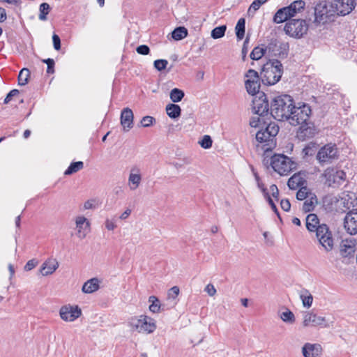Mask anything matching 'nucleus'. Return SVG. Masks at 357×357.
<instances>
[{
	"mask_svg": "<svg viewBox=\"0 0 357 357\" xmlns=\"http://www.w3.org/2000/svg\"><path fill=\"white\" fill-rule=\"evenodd\" d=\"M184 92L177 88L173 89L169 93V98L173 102H180L184 97Z\"/></svg>",
	"mask_w": 357,
	"mask_h": 357,
	"instance_id": "41",
	"label": "nucleus"
},
{
	"mask_svg": "<svg viewBox=\"0 0 357 357\" xmlns=\"http://www.w3.org/2000/svg\"><path fill=\"white\" fill-rule=\"evenodd\" d=\"M309 24L305 20L293 19L288 20L284 27V31L289 36L300 39L307 33Z\"/></svg>",
	"mask_w": 357,
	"mask_h": 357,
	"instance_id": "6",
	"label": "nucleus"
},
{
	"mask_svg": "<svg viewBox=\"0 0 357 357\" xmlns=\"http://www.w3.org/2000/svg\"><path fill=\"white\" fill-rule=\"evenodd\" d=\"M282 73L283 68L280 61H269L263 66L261 80L264 84L273 85L280 81Z\"/></svg>",
	"mask_w": 357,
	"mask_h": 357,
	"instance_id": "3",
	"label": "nucleus"
},
{
	"mask_svg": "<svg viewBox=\"0 0 357 357\" xmlns=\"http://www.w3.org/2000/svg\"><path fill=\"white\" fill-rule=\"evenodd\" d=\"M288 20H290L291 17L286 7L279 9L273 17V22L276 24L282 23Z\"/></svg>",
	"mask_w": 357,
	"mask_h": 357,
	"instance_id": "32",
	"label": "nucleus"
},
{
	"mask_svg": "<svg viewBox=\"0 0 357 357\" xmlns=\"http://www.w3.org/2000/svg\"><path fill=\"white\" fill-rule=\"evenodd\" d=\"M167 114L171 119H177L181 116V109L179 105L170 103L165 108Z\"/></svg>",
	"mask_w": 357,
	"mask_h": 357,
	"instance_id": "34",
	"label": "nucleus"
},
{
	"mask_svg": "<svg viewBox=\"0 0 357 357\" xmlns=\"http://www.w3.org/2000/svg\"><path fill=\"white\" fill-rule=\"evenodd\" d=\"M153 120L154 119L152 116H146L142 118L141 123L143 127H149L153 123Z\"/></svg>",
	"mask_w": 357,
	"mask_h": 357,
	"instance_id": "57",
	"label": "nucleus"
},
{
	"mask_svg": "<svg viewBox=\"0 0 357 357\" xmlns=\"http://www.w3.org/2000/svg\"><path fill=\"white\" fill-rule=\"evenodd\" d=\"M280 206L284 211H289L291 208V204L287 199H282L280 201Z\"/></svg>",
	"mask_w": 357,
	"mask_h": 357,
	"instance_id": "61",
	"label": "nucleus"
},
{
	"mask_svg": "<svg viewBox=\"0 0 357 357\" xmlns=\"http://www.w3.org/2000/svg\"><path fill=\"white\" fill-rule=\"evenodd\" d=\"M235 31L238 40H241L244 38L245 31V20L244 18H240L238 20Z\"/></svg>",
	"mask_w": 357,
	"mask_h": 357,
	"instance_id": "35",
	"label": "nucleus"
},
{
	"mask_svg": "<svg viewBox=\"0 0 357 357\" xmlns=\"http://www.w3.org/2000/svg\"><path fill=\"white\" fill-rule=\"evenodd\" d=\"M75 230L77 238L84 239L90 231V222L82 215L76 217Z\"/></svg>",
	"mask_w": 357,
	"mask_h": 357,
	"instance_id": "17",
	"label": "nucleus"
},
{
	"mask_svg": "<svg viewBox=\"0 0 357 357\" xmlns=\"http://www.w3.org/2000/svg\"><path fill=\"white\" fill-rule=\"evenodd\" d=\"M38 264V261L35 259H31L26 262V264L24 266V270L26 271H29L34 268Z\"/></svg>",
	"mask_w": 357,
	"mask_h": 357,
	"instance_id": "59",
	"label": "nucleus"
},
{
	"mask_svg": "<svg viewBox=\"0 0 357 357\" xmlns=\"http://www.w3.org/2000/svg\"><path fill=\"white\" fill-rule=\"evenodd\" d=\"M314 232H315L317 239L325 252H331L333 249L334 241L332 233L329 230L327 225L322 223L321 227L317 229Z\"/></svg>",
	"mask_w": 357,
	"mask_h": 357,
	"instance_id": "10",
	"label": "nucleus"
},
{
	"mask_svg": "<svg viewBox=\"0 0 357 357\" xmlns=\"http://www.w3.org/2000/svg\"><path fill=\"white\" fill-rule=\"evenodd\" d=\"M260 118L259 116H254L250 119V125L251 127L257 128L260 123Z\"/></svg>",
	"mask_w": 357,
	"mask_h": 357,
	"instance_id": "64",
	"label": "nucleus"
},
{
	"mask_svg": "<svg viewBox=\"0 0 357 357\" xmlns=\"http://www.w3.org/2000/svg\"><path fill=\"white\" fill-rule=\"evenodd\" d=\"M213 141L209 135H204L199 142V144L204 149H210L212 146Z\"/></svg>",
	"mask_w": 357,
	"mask_h": 357,
	"instance_id": "46",
	"label": "nucleus"
},
{
	"mask_svg": "<svg viewBox=\"0 0 357 357\" xmlns=\"http://www.w3.org/2000/svg\"><path fill=\"white\" fill-rule=\"evenodd\" d=\"M317 134V130L315 127L312 124L306 122L299 128L297 137L299 139L304 141L314 137Z\"/></svg>",
	"mask_w": 357,
	"mask_h": 357,
	"instance_id": "22",
	"label": "nucleus"
},
{
	"mask_svg": "<svg viewBox=\"0 0 357 357\" xmlns=\"http://www.w3.org/2000/svg\"><path fill=\"white\" fill-rule=\"evenodd\" d=\"M259 81V75L257 71L255 70L250 69L248 70V72L245 74V80L246 82H257Z\"/></svg>",
	"mask_w": 357,
	"mask_h": 357,
	"instance_id": "45",
	"label": "nucleus"
},
{
	"mask_svg": "<svg viewBox=\"0 0 357 357\" xmlns=\"http://www.w3.org/2000/svg\"><path fill=\"white\" fill-rule=\"evenodd\" d=\"M316 144L310 143L303 149L305 155H312L315 151Z\"/></svg>",
	"mask_w": 357,
	"mask_h": 357,
	"instance_id": "51",
	"label": "nucleus"
},
{
	"mask_svg": "<svg viewBox=\"0 0 357 357\" xmlns=\"http://www.w3.org/2000/svg\"><path fill=\"white\" fill-rule=\"evenodd\" d=\"M252 110L255 114L259 116H262L268 112V102L264 93H259L258 96L253 98Z\"/></svg>",
	"mask_w": 357,
	"mask_h": 357,
	"instance_id": "15",
	"label": "nucleus"
},
{
	"mask_svg": "<svg viewBox=\"0 0 357 357\" xmlns=\"http://www.w3.org/2000/svg\"><path fill=\"white\" fill-rule=\"evenodd\" d=\"M133 112L127 107L122 110L121 114V124L124 132H128L133 126Z\"/></svg>",
	"mask_w": 357,
	"mask_h": 357,
	"instance_id": "23",
	"label": "nucleus"
},
{
	"mask_svg": "<svg viewBox=\"0 0 357 357\" xmlns=\"http://www.w3.org/2000/svg\"><path fill=\"white\" fill-rule=\"evenodd\" d=\"M338 157V151L335 144H328L321 147L317 153L316 159L321 165L331 163Z\"/></svg>",
	"mask_w": 357,
	"mask_h": 357,
	"instance_id": "11",
	"label": "nucleus"
},
{
	"mask_svg": "<svg viewBox=\"0 0 357 357\" xmlns=\"http://www.w3.org/2000/svg\"><path fill=\"white\" fill-rule=\"evenodd\" d=\"M84 168V163L82 161L72 162L68 168L65 171V175H70Z\"/></svg>",
	"mask_w": 357,
	"mask_h": 357,
	"instance_id": "39",
	"label": "nucleus"
},
{
	"mask_svg": "<svg viewBox=\"0 0 357 357\" xmlns=\"http://www.w3.org/2000/svg\"><path fill=\"white\" fill-rule=\"evenodd\" d=\"M255 177L257 181V187L261 190L263 193L264 197L266 196L269 192H268L264 184L261 181L259 176L257 174H255Z\"/></svg>",
	"mask_w": 357,
	"mask_h": 357,
	"instance_id": "52",
	"label": "nucleus"
},
{
	"mask_svg": "<svg viewBox=\"0 0 357 357\" xmlns=\"http://www.w3.org/2000/svg\"><path fill=\"white\" fill-rule=\"evenodd\" d=\"M326 178L325 183L328 186L334 184L340 185L345 179V173L342 170L328 167L323 173Z\"/></svg>",
	"mask_w": 357,
	"mask_h": 357,
	"instance_id": "14",
	"label": "nucleus"
},
{
	"mask_svg": "<svg viewBox=\"0 0 357 357\" xmlns=\"http://www.w3.org/2000/svg\"><path fill=\"white\" fill-rule=\"evenodd\" d=\"M269 192L271 196L276 200H279V190L275 185H271L269 188Z\"/></svg>",
	"mask_w": 357,
	"mask_h": 357,
	"instance_id": "55",
	"label": "nucleus"
},
{
	"mask_svg": "<svg viewBox=\"0 0 357 357\" xmlns=\"http://www.w3.org/2000/svg\"><path fill=\"white\" fill-rule=\"evenodd\" d=\"M136 51L139 54L147 55L150 52V49L147 45H142L137 47Z\"/></svg>",
	"mask_w": 357,
	"mask_h": 357,
	"instance_id": "56",
	"label": "nucleus"
},
{
	"mask_svg": "<svg viewBox=\"0 0 357 357\" xmlns=\"http://www.w3.org/2000/svg\"><path fill=\"white\" fill-rule=\"evenodd\" d=\"M105 226L108 231H114L116 228H117V224L115 218H106L105 220Z\"/></svg>",
	"mask_w": 357,
	"mask_h": 357,
	"instance_id": "47",
	"label": "nucleus"
},
{
	"mask_svg": "<svg viewBox=\"0 0 357 357\" xmlns=\"http://www.w3.org/2000/svg\"><path fill=\"white\" fill-rule=\"evenodd\" d=\"M303 357H320L322 348L319 344L305 343L301 348Z\"/></svg>",
	"mask_w": 357,
	"mask_h": 357,
	"instance_id": "21",
	"label": "nucleus"
},
{
	"mask_svg": "<svg viewBox=\"0 0 357 357\" xmlns=\"http://www.w3.org/2000/svg\"><path fill=\"white\" fill-rule=\"evenodd\" d=\"M305 182V178L301 173L294 174L287 182V185L290 189L294 190L302 186Z\"/></svg>",
	"mask_w": 357,
	"mask_h": 357,
	"instance_id": "30",
	"label": "nucleus"
},
{
	"mask_svg": "<svg viewBox=\"0 0 357 357\" xmlns=\"http://www.w3.org/2000/svg\"><path fill=\"white\" fill-rule=\"evenodd\" d=\"M356 249V241L354 238L344 239L340 243V254L343 257L354 255Z\"/></svg>",
	"mask_w": 357,
	"mask_h": 357,
	"instance_id": "18",
	"label": "nucleus"
},
{
	"mask_svg": "<svg viewBox=\"0 0 357 357\" xmlns=\"http://www.w3.org/2000/svg\"><path fill=\"white\" fill-rule=\"evenodd\" d=\"M279 127L275 123H269L264 130L256 133V149L259 153L271 151L276 146L275 136Z\"/></svg>",
	"mask_w": 357,
	"mask_h": 357,
	"instance_id": "1",
	"label": "nucleus"
},
{
	"mask_svg": "<svg viewBox=\"0 0 357 357\" xmlns=\"http://www.w3.org/2000/svg\"><path fill=\"white\" fill-rule=\"evenodd\" d=\"M262 6V4L259 2V0H255L250 6L248 9L247 15L248 17H252L256 11L259 9V8Z\"/></svg>",
	"mask_w": 357,
	"mask_h": 357,
	"instance_id": "44",
	"label": "nucleus"
},
{
	"mask_svg": "<svg viewBox=\"0 0 357 357\" xmlns=\"http://www.w3.org/2000/svg\"><path fill=\"white\" fill-rule=\"evenodd\" d=\"M264 198L267 200L268 204L271 207L272 210L274 211L275 214H277L278 216H279V212L277 208V206L273 201V199L270 196V194H268L266 196H264Z\"/></svg>",
	"mask_w": 357,
	"mask_h": 357,
	"instance_id": "53",
	"label": "nucleus"
},
{
	"mask_svg": "<svg viewBox=\"0 0 357 357\" xmlns=\"http://www.w3.org/2000/svg\"><path fill=\"white\" fill-rule=\"evenodd\" d=\"M30 77V71L28 68H22L18 75V84L21 86L26 85Z\"/></svg>",
	"mask_w": 357,
	"mask_h": 357,
	"instance_id": "40",
	"label": "nucleus"
},
{
	"mask_svg": "<svg viewBox=\"0 0 357 357\" xmlns=\"http://www.w3.org/2000/svg\"><path fill=\"white\" fill-rule=\"evenodd\" d=\"M356 202V195L351 192H344L340 196V204L347 208L354 206Z\"/></svg>",
	"mask_w": 357,
	"mask_h": 357,
	"instance_id": "27",
	"label": "nucleus"
},
{
	"mask_svg": "<svg viewBox=\"0 0 357 357\" xmlns=\"http://www.w3.org/2000/svg\"><path fill=\"white\" fill-rule=\"evenodd\" d=\"M313 24L319 26L331 21L335 14L331 2L322 0L313 7Z\"/></svg>",
	"mask_w": 357,
	"mask_h": 357,
	"instance_id": "5",
	"label": "nucleus"
},
{
	"mask_svg": "<svg viewBox=\"0 0 357 357\" xmlns=\"http://www.w3.org/2000/svg\"><path fill=\"white\" fill-rule=\"evenodd\" d=\"M278 317L285 324L293 325L296 322V317L292 311L287 307H283L278 312Z\"/></svg>",
	"mask_w": 357,
	"mask_h": 357,
	"instance_id": "28",
	"label": "nucleus"
},
{
	"mask_svg": "<svg viewBox=\"0 0 357 357\" xmlns=\"http://www.w3.org/2000/svg\"><path fill=\"white\" fill-rule=\"evenodd\" d=\"M305 3L303 0H297L292 2L289 6L286 7L290 17H295L297 14L301 13L305 8Z\"/></svg>",
	"mask_w": 357,
	"mask_h": 357,
	"instance_id": "26",
	"label": "nucleus"
},
{
	"mask_svg": "<svg viewBox=\"0 0 357 357\" xmlns=\"http://www.w3.org/2000/svg\"><path fill=\"white\" fill-rule=\"evenodd\" d=\"M317 204V199L315 195L310 194V197L306 199L303 205V210L305 212L312 211L315 204Z\"/></svg>",
	"mask_w": 357,
	"mask_h": 357,
	"instance_id": "36",
	"label": "nucleus"
},
{
	"mask_svg": "<svg viewBox=\"0 0 357 357\" xmlns=\"http://www.w3.org/2000/svg\"><path fill=\"white\" fill-rule=\"evenodd\" d=\"M142 181V174L140 169L134 166L132 167L128 179V185L131 190H135L139 188Z\"/></svg>",
	"mask_w": 357,
	"mask_h": 357,
	"instance_id": "20",
	"label": "nucleus"
},
{
	"mask_svg": "<svg viewBox=\"0 0 357 357\" xmlns=\"http://www.w3.org/2000/svg\"><path fill=\"white\" fill-rule=\"evenodd\" d=\"M294 100L289 95L275 97L271 105V114L278 121H284L289 118L294 105Z\"/></svg>",
	"mask_w": 357,
	"mask_h": 357,
	"instance_id": "2",
	"label": "nucleus"
},
{
	"mask_svg": "<svg viewBox=\"0 0 357 357\" xmlns=\"http://www.w3.org/2000/svg\"><path fill=\"white\" fill-rule=\"evenodd\" d=\"M331 4L337 15H348L355 8L354 0H332Z\"/></svg>",
	"mask_w": 357,
	"mask_h": 357,
	"instance_id": "13",
	"label": "nucleus"
},
{
	"mask_svg": "<svg viewBox=\"0 0 357 357\" xmlns=\"http://www.w3.org/2000/svg\"><path fill=\"white\" fill-rule=\"evenodd\" d=\"M245 89L247 90V92L252 95L255 96L256 94H259V89H260V82L259 81L257 82H245Z\"/></svg>",
	"mask_w": 357,
	"mask_h": 357,
	"instance_id": "37",
	"label": "nucleus"
},
{
	"mask_svg": "<svg viewBox=\"0 0 357 357\" xmlns=\"http://www.w3.org/2000/svg\"><path fill=\"white\" fill-rule=\"evenodd\" d=\"M318 216L314 213L308 214L306 217V227L310 232H314L317 229L321 227Z\"/></svg>",
	"mask_w": 357,
	"mask_h": 357,
	"instance_id": "29",
	"label": "nucleus"
},
{
	"mask_svg": "<svg viewBox=\"0 0 357 357\" xmlns=\"http://www.w3.org/2000/svg\"><path fill=\"white\" fill-rule=\"evenodd\" d=\"M301 326L303 328H328L329 324L325 317L319 315L314 310H308L302 312Z\"/></svg>",
	"mask_w": 357,
	"mask_h": 357,
	"instance_id": "9",
	"label": "nucleus"
},
{
	"mask_svg": "<svg viewBox=\"0 0 357 357\" xmlns=\"http://www.w3.org/2000/svg\"><path fill=\"white\" fill-rule=\"evenodd\" d=\"M19 94V91L17 89H13L11 90L8 95L6 96V98L4 99V103L7 104L8 103L13 97L17 96Z\"/></svg>",
	"mask_w": 357,
	"mask_h": 357,
	"instance_id": "60",
	"label": "nucleus"
},
{
	"mask_svg": "<svg viewBox=\"0 0 357 357\" xmlns=\"http://www.w3.org/2000/svg\"><path fill=\"white\" fill-rule=\"evenodd\" d=\"M309 192L307 188L302 187L296 193V198L298 200H304L307 199L310 196H308Z\"/></svg>",
	"mask_w": 357,
	"mask_h": 357,
	"instance_id": "50",
	"label": "nucleus"
},
{
	"mask_svg": "<svg viewBox=\"0 0 357 357\" xmlns=\"http://www.w3.org/2000/svg\"><path fill=\"white\" fill-rule=\"evenodd\" d=\"M271 165L280 175H287L296 167V164L289 158L280 154L271 158Z\"/></svg>",
	"mask_w": 357,
	"mask_h": 357,
	"instance_id": "8",
	"label": "nucleus"
},
{
	"mask_svg": "<svg viewBox=\"0 0 357 357\" xmlns=\"http://www.w3.org/2000/svg\"><path fill=\"white\" fill-rule=\"evenodd\" d=\"M132 213V210L129 208H126V210L119 215V219L121 220H126L129 218Z\"/></svg>",
	"mask_w": 357,
	"mask_h": 357,
	"instance_id": "63",
	"label": "nucleus"
},
{
	"mask_svg": "<svg viewBox=\"0 0 357 357\" xmlns=\"http://www.w3.org/2000/svg\"><path fill=\"white\" fill-rule=\"evenodd\" d=\"M150 305L149 310L153 314H158L162 311V305L155 296H151L148 300Z\"/></svg>",
	"mask_w": 357,
	"mask_h": 357,
	"instance_id": "33",
	"label": "nucleus"
},
{
	"mask_svg": "<svg viewBox=\"0 0 357 357\" xmlns=\"http://www.w3.org/2000/svg\"><path fill=\"white\" fill-rule=\"evenodd\" d=\"M59 317L66 322H73L82 314V309L77 305L66 304L59 309Z\"/></svg>",
	"mask_w": 357,
	"mask_h": 357,
	"instance_id": "12",
	"label": "nucleus"
},
{
	"mask_svg": "<svg viewBox=\"0 0 357 357\" xmlns=\"http://www.w3.org/2000/svg\"><path fill=\"white\" fill-rule=\"evenodd\" d=\"M179 288L177 286L172 287L167 292V299L174 301L179 294Z\"/></svg>",
	"mask_w": 357,
	"mask_h": 357,
	"instance_id": "48",
	"label": "nucleus"
},
{
	"mask_svg": "<svg viewBox=\"0 0 357 357\" xmlns=\"http://www.w3.org/2000/svg\"><path fill=\"white\" fill-rule=\"evenodd\" d=\"M43 62L47 65V73H53L54 72V61L52 59H43Z\"/></svg>",
	"mask_w": 357,
	"mask_h": 357,
	"instance_id": "54",
	"label": "nucleus"
},
{
	"mask_svg": "<svg viewBox=\"0 0 357 357\" xmlns=\"http://www.w3.org/2000/svg\"><path fill=\"white\" fill-rule=\"evenodd\" d=\"M227 29L226 25H222L214 28L211 31V36L213 39H218L225 36Z\"/></svg>",
	"mask_w": 357,
	"mask_h": 357,
	"instance_id": "42",
	"label": "nucleus"
},
{
	"mask_svg": "<svg viewBox=\"0 0 357 357\" xmlns=\"http://www.w3.org/2000/svg\"><path fill=\"white\" fill-rule=\"evenodd\" d=\"M50 10V6L47 3H43L40 5L39 7V20L42 21H45L47 20V15H48Z\"/></svg>",
	"mask_w": 357,
	"mask_h": 357,
	"instance_id": "43",
	"label": "nucleus"
},
{
	"mask_svg": "<svg viewBox=\"0 0 357 357\" xmlns=\"http://www.w3.org/2000/svg\"><path fill=\"white\" fill-rule=\"evenodd\" d=\"M188 36V30L183 26L176 28L172 33V38L176 40H180Z\"/></svg>",
	"mask_w": 357,
	"mask_h": 357,
	"instance_id": "38",
	"label": "nucleus"
},
{
	"mask_svg": "<svg viewBox=\"0 0 357 357\" xmlns=\"http://www.w3.org/2000/svg\"><path fill=\"white\" fill-rule=\"evenodd\" d=\"M129 326L132 330L144 334L153 333L157 328L156 321L144 314L131 317Z\"/></svg>",
	"mask_w": 357,
	"mask_h": 357,
	"instance_id": "4",
	"label": "nucleus"
},
{
	"mask_svg": "<svg viewBox=\"0 0 357 357\" xmlns=\"http://www.w3.org/2000/svg\"><path fill=\"white\" fill-rule=\"evenodd\" d=\"M204 291L210 296H213L215 295L217 291H216V289L215 288L214 285L212 284H208L205 288H204Z\"/></svg>",
	"mask_w": 357,
	"mask_h": 357,
	"instance_id": "58",
	"label": "nucleus"
},
{
	"mask_svg": "<svg viewBox=\"0 0 357 357\" xmlns=\"http://www.w3.org/2000/svg\"><path fill=\"white\" fill-rule=\"evenodd\" d=\"M311 112V108L307 104L298 102L297 105H293L291 114L287 120L292 126L302 125L309 119Z\"/></svg>",
	"mask_w": 357,
	"mask_h": 357,
	"instance_id": "7",
	"label": "nucleus"
},
{
	"mask_svg": "<svg viewBox=\"0 0 357 357\" xmlns=\"http://www.w3.org/2000/svg\"><path fill=\"white\" fill-rule=\"evenodd\" d=\"M344 227L346 231L354 235L357 234V209L348 212L344 218Z\"/></svg>",
	"mask_w": 357,
	"mask_h": 357,
	"instance_id": "16",
	"label": "nucleus"
},
{
	"mask_svg": "<svg viewBox=\"0 0 357 357\" xmlns=\"http://www.w3.org/2000/svg\"><path fill=\"white\" fill-rule=\"evenodd\" d=\"M168 61L165 59H158L153 63L154 67L158 70L162 71L167 68Z\"/></svg>",
	"mask_w": 357,
	"mask_h": 357,
	"instance_id": "49",
	"label": "nucleus"
},
{
	"mask_svg": "<svg viewBox=\"0 0 357 357\" xmlns=\"http://www.w3.org/2000/svg\"><path fill=\"white\" fill-rule=\"evenodd\" d=\"M299 296L304 307L309 309L312 307L313 303V296L308 290L305 289L301 291Z\"/></svg>",
	"mask_w": 357,
	"mask_h": 357,
	"instance_id": "31",
	"label": "nucleus"
},
{
	"mask_svg": "<svg viewBox=\"0 0 357 357\" xmlns=\"http://www.w3.org/2000/svg\"><path fill=\"white\" fill-rule=\"evenodd\" d=\"M274 47H276V44L270 43L266 47L263 46L255 47L250 53V58L252 60H259L267 53H268L270 56H277L278 53L273 52Z\"/></svg>",
	"mask_w": 357,
	"mask_h": 357,
	"instance_id": "19",
	"label": "nucleus"
},
{
	"mask_svg": "<svg viewBox=\"0 0 357 357\" xmlns=\"http://www.w3.org/2000/svg\"><path fill=\"white\" fill-rule=\"evenodd\" d=\"M52 40L54 49L56 50H59L61 49V40L59 36L54 34L52 36Z\"/></svg>",
	"mask_w": 357,
	"mask_h": 357,
	"instance_id": "62",
	"label": "nucleus"
},
{
	"mask_svg": "<svg viewBox=\"0 0 357 357\" xmlns=\"http://www.w3.org/2000/svg\"><path fill=\"white\" fill-rule=\"evenodd\" d=\"M59 261L54 258H49L43 262L40 271L42 275L47 276L52 275L58 268Z\"/></svg>",
	"mask_w": 357,
	"mask_h": 357,
	"instance_id": "24",
	"label": "nucleus"
},
{
	"mask_svg": "<svg viewBox=\"0 0 357 357\" xmlns=\"http://www.w3.org/2000/svg\"><path fill=\"white\" fill-rule=\"evenodd\" d=\"M100 280L97 278H93L84 283L82 287V291L84 294H92L100 289Z\"/></svg>",
	"mask_w": 357,
	"mask_h": 357,
	"instance_id": "25",
	"label": "nucleus"
}]
</instances>
